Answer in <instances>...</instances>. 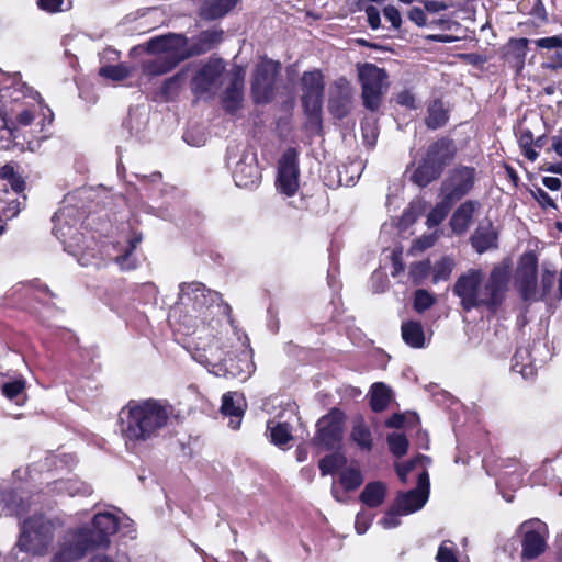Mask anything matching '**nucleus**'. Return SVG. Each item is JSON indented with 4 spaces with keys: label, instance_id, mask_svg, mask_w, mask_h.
Instances as JSON below:
<instances>
[{
    "label": "nucleus",
    "instance_id": "nucleus-43",
    "mask_svg": "<svg viewBox=\"0 0 562 562\" xmlns=\"http://www.w3.org/2000/svg\"><path fill=\"white\" fill-rule=\"evenodd\" d=\"M346 463V459L342 454L339 453H333L329 456L324 457L319 461V470L321 474L323 476L327 474H333L335 471H337L339 468H341Z\"/></svg>",
    "mask_w": 562,
    "mask_h": 562
},
{
    "label": "nucleus",
    "instance_id": "nucleus-32",
    "mask_svg": "<svg viewBox=\"0 0 562 562\" xmlns=\"http://www.w3.org/2000/svg\"><path fill=\"white\" fill-rule=\"evenodd\" d=\"M386 495V485L380 481L368 483L360 494V501L369 507L380 506Z\"/></svg>",
    "mask_w": 562,
    "mask_h": 562
},
{
    "label": "nucleus",
    "instance_id": "nucleus-55",
    "mask_svg": "<svg viewBox=\"0 0 562 562\" xmlns=\"http://www.w3.org/2000/svg\"><path fill=\"white\" fill-rule=\"evenodd\" d=\"M543 69L559 70L562 68V53L555 52L551 56H547L546 60L541 64Z\"/></svg>",
    "mask_w": 562,
    "mask_h": 562
},
{
    "label": "nucleus",
    "instance_id": "nucleus-57",
    "mask_svg": "<svg viewBox=\"0 0 562 562\" xmlns=\"http://www.w3.org/2000/svg\"><path fill=\"white\" fill-rule=\"evenodd\" d=\"M438 562H458L452 549L443 542L438 550L437 557Z\"/></svg>",
    "mask_w": 562,
    "mask_h": 562
},
{
    "label": "nucleus",
    "instance_id": "nucleus-19",
    "mask_svg": "<svg viewBox=\"0 0 562 562\" xmlns=\"http://www.w3.org/2000/svg\"><path fill=\"white\" fill-rule=\"evenodd\" d=\"M429 497V476L425 469L417 475V486L397 494L395 503L401 514L409 515L424 507Z\"/></svg>",
    "mask_w": 562,
    "mask_h": 562
},
{
    "label": "nucleus",
    "instance_id": "nucleus-39",
    "mask_svg": "<svg viewBox=\"0 0 562 562\" xmlns=\"http://www.w3.org/2000/svg\"><path fill=\"white\" fill-rule=\"evenodd\" d=\"M222 30H209L199 34L195 43L198 53H205L212 49L216 44L222 41Z\"/></svg>",
    "mask_w": 562,
    "mask_h": 562
},
{
    "label": "nucleus",
    "instance_id": "nucleus-6",
    "mask_svg": "<svg viewBox=\"0 0 562 562\" xmlns=\"http://www.w3.org/2000/svg\"><path fill=\"white\" fill-rule=\"evenodd\" d=\"M71 201L72 198L67 196L64 201V205L55 213L53 217V232L64 244L65 249L78 258V262L81 266H89L92 262L83 250L82 243L85 241V237L78 228L81 213Z\"/></svg>",
    "mask_w": 562,
    "mask_h": 562
},
{
    "label": "nucleus",
    "instance_id": "nucleus-31",
    "mask_svg": "<svg viewBox=\"0 0 562 562\" xmlns=\"http://www.w3.org/2000/svg\"><path fill=\"white\" fill-rule=\"evenodd\" d=\"M267 431L269 432L271 442L278 447H283L293 439L292 427L289 422L270 419L267 423Z\"/></svg>",
    "mask_w": 562,
    "mask_h": 562
},
{
    "label": "nucleus",
    "instance_id": "nucleus-40",
    "mask_svg": "<svg viewBox=\"0 0 562 562\" xmlns=\"http://www.w3.org/2000/svg\"><path fill=\"white\" fill-rule=\"evenodd\" d=\"M452 205L445 198H441V201L428 214L427 226L429 228L438 226L446 218Z\"/></svg>",
    "mask_w": 562,
    "mask_h": 562
},
{
    "label": "nucleus",
    "instance_id": "nucleus-41",
    "mask_svg": "<svg viewBox=\"0 0 562 562\" xmlns=\"http://www.w3.org/2000/svg\"><path fill=\"white\" fill-rule=\"evenodd\" d=\"M454 268L453 259L443 257L432 267V282L438 283L450 278Z\"/></svg>",
    "mask_w": 562,
    "mask_h": 562
},
{
    "label": "nucleus",
    "instance_id": "nucleus-24",
    "mask_svg": "<svg viewBox=\"0 0 562 562\" xmlns=\"http://www.w3.org/2000/svg\"><path fill=\"white\" fill-rule=\"evenodd\" d=\"M341 431L342 415L339 412H331L318 420L314 442L331 449L340 440Z\"/></svg>",
    "mask_w": 562,
    "mask_h": 562
},
{
    "label": "nucleus",
    "instance_id": "nucleus-61",
    "mask_svg": "<svg viewBox=\"0 0 562 562\" xmlns=\"http://www.w3.org/2000/svg\"><path fill=\"white\" fill-rule=\"evenodd\" d=\"M64 0H37L38 7L49 13H55L61 10Z\"/></svg>",
    "mask_w": 562,
    "mask_h": 562
},
{
    "label": "nucleus",
    "instance_id": "nucleus-33",
    "mask_svg": "<svg viewBox=\"0 0 562 562\" xmlns=\"http://www.w3.org/2000/svg\"><path fill=\"white\" fill-rule=\"evenodd\" d=\"M243 76L237 74L231 86L226 89L223 98L227 111L235 112L243 100Z\"/></svg>",
    "mask_w": 562,
    "mask_h": 562
},
{
    "label": "nucleus",
    "instance_id": "nucleus-16",
    "mask_svg": "<svg viewBox=\"0 0 562 562\" xmlns=\"http://www.w3.org/2000/svg\"><path fill=\"white\" fill-rule=\"evenodd\" d=\"M475 170L470 167H459L451 170L441 184V198L454 204L472 189Z\"/></svg>",
    "mask_w": 562,
    "mask_h": 562
},
{
    "label": "nucleus",
    "instance_id": "nucleus-52",
    "mask_svg": "<svg viewBox=\"0 0 562 562\" xmlns=\"http://www.w3.org/2000/svg\"><path fill=\"white\" fill-rule=\"evenodd\" d=\"M526 357H528V350L522 348L518 349L514 355L513 369L524 376L531 373V369L527 364L522 363Z\"/></svg>",
    "mask_w": 562,
    "mask_h": 562
},
{
    "label": "nucleus",
    "instance_id": "nucleus-3",
    "mask_svg": "<svg viewBox=\"0 0 562 562\" xmlns=\"http://www.w3.org/2000/svg\"><path fill=\"white\" fill-rule=\"evenodd\" d=\"M509 278L506 262L495 265L488 276L480 268H470L459 276L452 291L464 311L483 308L495 313L505 300Z\"/></svg>",
    "mask_w": 562,
    "mask_h": 562
},
{
    "label": "nucleus",
    "instance_id": "nucleus-15",
    "mask_svg": "<svg viewBox=\"0 0 562 562\" xmlns=\"http://www.w3.org/2000/svg\"><path fill=\"white\" fill-rule=\"evenodd\" d=\"M302 102L305 113L313 123L319 124V112L324 91L322 74L318 70L305 72L302 77Z\"/></svg>",
    "mask_w": 562,
    "mask_h": 562
},
{
    "label": "nucleus",
    "instance_id": "nucleus-35",
    "mask_svg": "<svg viewBox=\"0 0 562 562\" xmlns=\"http://www.w3.org/2000/svg\"><path fill=\"white\" fill-rule=\"evenodd\" d=\"M370 396V405L372 411L382 412L390 404L392 392L386 384L382 382H376L371 386Z\"/></svg>",
    "mask_w": 562,
    "mask_h": 562
},
{
    "label": "nucleus",
    "instance_id": "nucleus-14",
    "mask_svg": "<svg viewBox=\"0 0 562 562\" xmlns=\"http://www.w3.org/2000/svg\"><path fill=\"white\" fill-rule=\"evenodd\" d=\"M538 260L533 254H525L518 265L515 284L525 301H539L542 299L537 288Z\"/></svg>",
    "mask_w": 562,
    "mask_h": 562
},
{
    "label": "nucleus",
    "instance_id": "nucleus-11",
    "mask_svg": "<svg viewBox=\"0 0 562 562\" xmlns=\"http://www.w3.org/2000/svg\"><path fill=\"white\" fill-rule=\"evenodd\" d=\"M0 212L7 220L15 217L21 210L19 194L24 190V180L11 165L0 169Z\"/></svg>",
    "mask_w": 562,
    "mask_h": 562
},
{
    "label": "nucleus",
    "instance_id": "nucleus-62",
    "mask_svg": "<svg viewBox=\"0 0 562 562\" xmlns=\"http://www.w3.org/2000/svg\"><path fill=\"white\" fill-rule=\"evenodd\" d=\"M396 102L398 104L404 105V106L409 108V109L416 108V105H415V97L408 90H404V91L400 92L396 95Z\"/></svg>",
    "mask_w": 562,
    "mask_h": 562
},
{
    "label": "nucleus",
    "instance_id": "nucleus-59",
    "mask_svg": "<svg viewBox=\"0 0 562 562\" xmlns=\"http://www.w3.org/2000/svg\"><path fill=\"white\" fill-rule=\"evenodd\" d=\"M408 19L417 26H425L427 23V15L423 9L414 7L408 12Z\"/></svg>",
    "mask_w": 562,
    "mask_h": 562
},
{
    "label": "nucleus",
    "instance_id": "nucleus-26",
    "mask_svg": "<svg viewBox=\"0 0 562 562\" xmlns=\"http://www.w3.org/2000/svg\"><path fill=\"white\" fill-rule=\"evenodd\" d=\"M480 204L475 201H467L462 203L452 214L450 226L456 234H464L472 222L473 215Z\"/></svg>",
    "mask_w": 562,
    "mask_h": 562
},
{
    "label": "nucleus",
    "instance_id": "nucleus-23",
    "mask_svg": "<svg viewBox=\"0 0 562 562\" xmlns=\"http://www.w3.org/2000/svg\"><path fill=\"white\" fill-rule=\"evenodd\" d=\"M119 525V518L110 512L95 514L92 520V530L83 527L88 535L89 544L91 547L106 544L109 537L117 531Z\"/></svg>",
    "mask_w": 562,
    "mask_h": 562
},
{
    "label": "nucleus",
    "instance_id": "nucleus-21",
    "mask_svg": "<svg viewBox=\"0 0 562 562\" xmlns=\"http://www.w3.org/2000/svg\"><path fill=\"white\" fill-rule=\"evenodd\" d=\"M524 532L521 557L532 560L544 552L547 526L540 520H528L520 525Z\"/></svg>",
    "mask_w": 562,
    "mask_h": 562
},
{
    "label": "nucleus",
    "instance_id": "nucleus-13",
    "mask_svg": "<svg viewBox=\"0 0 562 562\" xmlns=\"http://www.w3.org/2000/svg\"><path fill=\"white\" fill-rule=\"evenodd\" d=\"M276 187L286 196H293L299 190L300 168L297 151L294 148L285 150L278 162Z\"/></svg>",
    "mask_w": 562,
    "mask_h": 562
},
{
    "label": "nucleus",
    "instance_id": "nucleus-36",
    "mask_svg": "<svg viewBox=\"0 0 562 562\" xmlns=\"http://www.w3.org/2000/svg\"><path fill=\"white\" fill-rule=\"evenodd\" d=\"M350 437L361 450L370 451L372 449L371 430L363 419L359 418L355 422Z\"/></svg>",
    "mask_w": 562,
    "mask_h": 562
},
{
    "label": "nucleus",
    "instance_id": "nucleus-53",
    "mask_svg": "<svg viewBox=\"0 0 562 562\" xmlns=\"http://www.w3.org/2000/svg\"><path fill=\"white\" fill-rule=\"evenodd\" d=\"M535 44L543 49H555L562 48V34L553 35L549 37H542L535 41Z\"/></svg>",
    "mask_w": 562,
    "mask_h": 562
},
{
    "label": "nucleus",
    "instance_id": "nucleus-25",
    "mask_svg": "<svg viewBox=\"0 0 562 562\" xmlns=\"http://www.w3.org/2000/svg\"><path fill=\"white\" fill-rule=\"evenodd\" d=\"M246 403L241 394L237 392L225 393L222 397L221 412L225 416H229V427L237 429L240 426L244 416Z\"/></svg>",
    "mask_w": 562,
    "mask_h": 562
},
{
    "label": "nucleus",
    "instance_id": "nucleus-42",
    "mask_svg": "<svg viewBox=\"0 0 562 562\" xmlns=\"http://www.w3.org/2000/svg\"><path fill=\"white\" fill-rule=\"evenodd\" d=\"M100 76L113 81H122L132 74V68L125 64L110 65L100 68Z\"/></svg>",
    "mask_w": 562,
    "mask_h": 562
},
{
    "label": "nucleus",
    "instance_id": "nucleus-12",
    "mask_svg": "<svg viewBox=\"0 0 562 562\" xmlns=\"http://www.w3.org/2000/svg\"><path fill=\"white\" fill-rule=\"evenodd\" d=\"M224 344L218 338H212L211 340L199 338L196 347L192 352V358L200 364L207 368V370L217 375L224 374L227 369L224 367V360L228 356H232L233 350H225Z\"/></svg>",
    "mask_w": 562,
    "mask_h": 562
},
{
    "label": "nucleus",
    "instance_id": "nucleus-46",
    "mask_svg": "<svg viewBox=\"0 0 562 562\" xmlns=\"http://www.w3.org/2000/svg\"><path fill=\"white\" fill-rule=\"evenodd\" d=\"M429 463V459L428 457L426 456H418L416 458H414L413 460L404 463V464H400V463H396L395 464V469H396V473L400 477V480L405 483L406 480H407V474L409 472H412L413 470H415L417 468V465H425Z\"/></svg>",
    "mask_w": 562,
    "mask_h": 562
},
{
    "label": "nucleus",
    "instance_id": "nucleus-51",
    "mask_svg": "<svg viewBox=\"0 0 562 562\" xmlns=\"http://www.w3.org/2000/svg\"><path fill=\"white\" fill-rule=\"evenodd\" d=\"M401 512L396 508V503L385 513L384 517L380 520V525L385 529H392L401 524Z\"/></svg>",
    "mask_w": 562,
    "mask_h": 562
},
{
    "label": "nucleus",
    "instance_id": "nucleus-18",
    "mask_svg": "<svg viewBox=\"0 0 562 562\" xmlns=\"http://www.w3.org/2000/svg\"><path fill=\"white\" fill-rule=\"evenodd\" d=\"M91 548L85 528L67 531L60 539L52 562H74Z\"/></svg>",
    "mask_w": 562,
    "mask_h": 562
},
{
    "label": "nucleus",
    "instance_id": "nucleus-45",
    "mask_svg": "<svg viewBox=\"0 0 562 562\" xmlns=\"http://www.w3.org/2000/svg\"><path fill=\"white\" fill-rule=\"evenodd\" d=\"M387 445L390 451L395 457H402L407 452L408 440L405 435L400 432H393L387 436Z\"/></svg>",
    "mask_w": 562,
    "mask_h": 562
},
{
    "label": "nucleus",
    "instance_id": "nucleus-58",
    "mask_svg": "<svg viewBox=\"0 0 562 562\" xmlns=\"http://www.w3.org/2000/svg\"><path fill=\"white\" fill-rule=\"evenodd\" d=\"M366 14L370 27L372 30H378L381 26V18L379 10L373 5H369L366 9Z\"/></svg>",
    "mask_w": 562,
    "mask_h": 562
},
{
    "label": "nucleus",
    "instance_id": "nucleus-1",
    "mask_svg": "<svg viewBox=\"0 0 562 562\" xmlns=\"http://www.w3.org/2000/svg\"><path fill=\"white\" fill-rule=\"evenodd\" d=\"M24 85L0 91V149L18 147L36 151L47 138L45 120L35 114V105L22 102Z\"/></svg>",
    "mask_w": 562,
    "mask_h": 562
},
{
    "label": "nucleus",
    "instance_id": "nucleus-29",
    "mask_svg": "<svg viewBox=\"0 0 562 562\" xmlns=\"http://www.w3.org/2000/svg\"><path fill=\"white\" fill-rule=\"evenodd\" d=\"M449 120V111L441 100H434L428 104L425 124L430 130H437L446 125Z\"/></svg>",
    "mask_w": 562,
    "mask_h": 562
},
{
    "label": "nucleus",
    "instance_id": "nucleus-17",
    "mask_svg": "<svg viewBox=\"0 0 562 562\" xmlns=\"http://www.w3.org/2000/svg\"><path fill=\"white\" fill-rule=\"evenodd\" d=\"M280 66V63L271 59H262L257 64L251 85L256 102H268L271 99Z\"/></svg>",
    "mask_w": 562,
    "mask_h": 562
},
{
    "label": "nucleus",
    "instance_id": "nucleus-20",
    "mask_svg": "<svg viewBox=\"0 0 562 562\" xmlns=\"http://www.w3.org/2000/svg\"><path fill=\"white\" fill-rule=\"evenodd\" d=\"M233 179L237 187L255 189L261 180V172L258 167L257 155L252 149H245L233 170Z\"/></svg>",
    "mask_w": 562,
    "mask_h": 562
},
{
    "label": "nucleus",
    "instance_id": "nucleus-2",
    "mask_svg": "<svg viewBox=\"0 0 562 562\" xmlns=\"http://www.w3.org/2000/svg\"><path fill=\"white\" fill-rule=\"evenodd\" d=\"M175 416L166 400H132L119 413L120 432L130 451L158 438Z\"/></svg>",
    "mask_w": 562,
    "mask_h": 562
},
{
    "label": "nucleus",
    "instance_id": "nucleus-63",
    "mask_svg": "<svg viewBox=\"0 0 562 562\" xmlns=\"http://www.w3.org/2000/svg\"><path fill=\"white\" fill-rule=\"evenodd\" d=\"M371 524V518L367 517L364 514L359 513L356 517L355 528L359 535L364 533Z\"/></svg>",
    "mask_w": 562,
    "mask_h": 562
},
{
    "label": "nucleus",
    "instance_id": "nucleus-38",
    "mask_svg": "<svg viewBox=\"0 0 562 562\" xmlns=\"http://www.w3.org/2000/svg\"><path fill=\"white\" fill-rule=\"evenodd\" d=\"M140 235L134 236L131 240H128V245L124 254L115 257V262L122 270H132L136 268V258L133 256V251L140 243Z\"/></svg>",
    "mask_w": 562,
    "mask_h": 562
},
{
    "label": "nucleus",
    "instance_id": "nucleus-27",
    "mask_svg": "<svg viewBox=\"0 0 562 562\" xmlns=\"http://www.w3.org/2000/svg\"><path fill=\"white\" fill-rule=\"evenodd\" d=\"M528 44V38H514L510 40L506 46V59L518 71L524 68Z\"/></svg>",
    "mask_w": 562,
    "mask_h": 562
},
{
    "label": "nucleus",
    "instance_id": "nucleus-5",
    "mask_svg": "<svg viewBox=\"0 0 562 562\" xmlns=\"http://www.w3.org/2000/svg\"><path fill=\"white\" fill-rule=\"evenodd\" d=\"M151 60L143 63V71L149 76H160L170 71L181 60L189 57L188 41L181 34H166L149 40L145 46Z\"/></svg>",
    "mask_w": 562,
    "mask_h": 562
},
{
    "label": "nucleus",
    "instance_id": "nucleus-37",
    "mask_svg": "<svg viewBox=\"0 0 562 562\" xmlns=\"http://www.w3.org/2000/svg\"><path fill=\"white\" fill-rule=\"evenodd\" d=\"M25 380L20 378L13 381H8L2 384L1 391L2 394L11 400L15 401L18 405H21L24 403L26 395H25Z\"/></svg>",
    "mask_w": 562,
    "mask_h": 562
},
{
    "label": "nucleus",
    "instance_id": "nucleus-8",
    "mask_svg": "<svg viewBox=\"0 0 562 562\" xmlns=\"http://www.w3.org/2000/svg\"><path fill=\"white\" fill-rule=\"evenodd\" d=\"M456 155L454 143L448 138H440L432 143L414 171L412 179L419 187H426L437 179Z\"/></svg>",
    "mask_w": 562,
    "mask_h": 562
},
{
    "label": "nucleus",
    "instance_id": "nucleus-34",
    "mask_svg": "<svg viewBox=\"0 0 562 562\" xmlns=\"http://www.w3.org/2000/svg\"><path fill=\"white\" fill-rule=\"evenodd\" d=\"M236 1L237 0H205L201 15L209 20L222 18L235 7Z\"/></svg>",
    "mask_w": 562,
    "mask_h": 562
},
{
    "label": "nucleus",
    "instance_id": "nucleus-48",
    "mask_svg": "<svg viewBox=\"0 0 562 562\" xmlns=\"http://www.w3.org/2000/svg\"><path fill=\"white\" fill-rule=\"evenodd\" d=\"M55 487L59 492L68 493L69 495L74 496L76 494H88L89 493V486H87L85 483L80 481H58L55 483Z\"/></svg>",
    "mask_w": 562,
    "mask_h": 562
},
{
    "label": "nucleus",
    "instance_id": "nucleus-60",
    "mask_svg": "<svg viewBox=\"0 0 562 562\" xmlns=\"http://www.w3.org/2000/svg\"><path fill=\"white\" fill-rule=\"evenodd\" d=\"M554 282V272L550 270H543L542 277H541V291L540 294L542 295V299L544 295L550 291Z\"/></svg>",
    "mask_w": 562,
    "mask_h": 562
},
{
    "label": "nucleus",
    "instance_id": "nucleus-9",
    "mask_svg": "<svg viewBox=\"0 0 562 562\" xmlns=\"http://www.w3.org/2000/svg\"><path fill=\"white\" fill-rule=\"evenodd\" d=\"M358 78L364 106L372 112L376 111L389 88L387 74L378 66L366 63L358 66Z\"/></svg>",
    "mask_w": 562,
    "mask_h": 562
},
{
    "label": "nucleus",
    "instance_id": "nucleus-10",
    "mask_svg": "<svg viewBox=\"0 0 562 562\" xmlns=\"http://www.w3.org/2000/svg\"><path fill=\"white\" fill-rule=\"evenodd\" d=\"M234 336L237 341L236 346H231L234 358L228 356L224 360V367L227 371L224 374L216 376L237 378L241 381L247 380L255 371V364L251 360L252 351L249 348V340L246 335H241L239 330L233 325Z\"/></svg>",
    "mask_w": 562,
    "mask_h": 562
},
{
    "label": "nucleus",
    "instance_id": "nucleus-30",
    "mask_svg": "<svg viewBox=\"0 0 562 562\" xmlns=\"http://www.w3.org/2000/svg\"><path fill=\"white\" fill-rule=\"evenodd\" d=\"M402 338L412 348L425 347V333L419 322L407 321L402 324Z\"/></svg>",
    "mask_w": 562,
    "mask_h": 562
},
{
    "label": "nucleus",
    "instance_id": "nucleus-4",
    "mask_svg": "<svg viewBox=\"0 0 562 562\" xmlns=\"http://www.w3.org/2000/svg\"><path fill=\"white\" fill-rule=\"evenodd\" d=\"M179 308L183 307L188 323L192 325H209L214 328V324H220L226 319L231 326L234 321L231 316L232 308L224 303L218 292L206 289L202 283L192 282L182 284L179 292Z\"/></svg>",
    "mask_w": 562,
    "mask_h": 562
},
{
    "label": "nucleus",
    "instance_id": "nucleus-22",
    "mask_svg": "<svg viewBox=\"0 0 562 562\" xmlns=\"http://www.w3.org/2000/svg\"><path fill=\"white\" fill-rule=\"evenodd\" d=\"M225 69L222 59L211 58L203 65L192 79V91L204 94L215 91L220 86V78Z\"/></svg>",
    "mask_w": 562,
    "mask_h": 562
},
{
    "label": "nucleus",
    "instance_id": "nucleus-49",
    "mask_svg": "<svg viewBox=\"0 0 562 562\" xmlns=\"http://www.w3.org/2000/svg\"><path fill=\"white\" fill-rule=\"evenodd\" d=\"M362 136L370 146L374 145L378 137L376 120L373 116L366 117L361 123Z\"/></svg>",
    "mask_w": 562,
    "mask_h": 562
},
{
    "label": "nucleus",
    "instance_id": "nucleus-54",
    "mask_svg": "<svg viewBox=\"0 0 562 562\" xmlns=\"http://www.w3.org/2000/svg\"><path fill=\"white\" fill-rule=\"evenodd\" d=\"M383 15L391 23L393 29L398 30L401 27L402 15L397 8L391 4L384 7Z\"/></svg>",
    "mask_w": 562,
    "mask_h": 562
},
{
    "label": "nucleus",
    "instance_id": "nucleus-7",
    "mask_svg": "<svg viewBox=\"0 0 562 562\" xmlns=\"http://www.w3.org/2000/svg\"><path fill=\"white\" fill-rule=\"evenodd\" d=\"M55 530L53 520L41 514L34 515L22 522L16 546L33 555H44L54 540Z\"/></svg>",
    "mask_w": 562,
    "mask_h": 562
},
{
    "label": "nucleus",
    "instance_id": "nucleus-28",
    "mask_svg": "<svg viewBox=\"0 0 562 562\" xmlns=\"http://www.w3.org/2000/svg\"><path fill=\"white\" fill-rule=\"evenodd\" d=\"M473 248L482 254L496 246V233L491 223L480 225L471 237Z\"/></svg>",
    "mask_w": 562,
    "mask_h": 562
},
{
    "label": "nucleus",
    "instance_id": "nucleus-47",
    "mask_svg": "<svg viewBox=\"0 0 562 562\" xmlns=\"http://www.w3.org/2000/svg\"><path fill=\"white\" fill-rule=\"evenodd\" d=\"M435 296L427 290L419 289L414 294V310L423 313L435 304Z\"/></svg>",
    "mask_w": 562,
    "mask_h": 562
},
{
    "label": "nucleus",
    "instance_id": "nucleus-44",
    "mask_svg": "<svg viewBox=\"0 0 562 562\" xmlns=\"http://www.w3.org/2000/svg\"><path fill=\"white\" fill-rule=\"evenodd\" d=\"M362 474L358 469L349 468L340 473V483L346 491H353L362 483Z\"/></svg>",
    "mask_w": 562,
    "mask_h": 562
},
{
    "label": "nucleus",
    "instance_id": "nucleus-56",
    "mask_svg": "<svg viewBox=\"0 0 562 562\" xmlns=\"http://www.w3.org/2000/svg\"><path fill=\"white\" fill-rule=\"evenodd\" d=\"M532 195L542 207H555L553 199L543 189L537 188Z\"/></svg>",
    "mask_w": 562,
    "mask_h": 562
},
{
    "label": "nucleus",
    "instance_id": "nucleus-50",
    "mask_svg": "<svg viewBox=\"0 0 562 562\" xmlns=\"http://www.w3.org/2000/svg\"><path fill=\"white\" fill-rule=\"evenodd\" d=\"M430 269L431 266L429 261L415 262L411 266L409 277L412 278L414 283H422L424 279L428 276Z\"/></svg>",
    "mask_w": 562,
    "mask_h": 562
},
{
    "label": "nucleus",
    "instance_id": "nucleus-64",
    "mask_svg": "<svg viewBox=\"0 0 562 562\" xmlns=\"http://www.w3.org/2000/svg\"><path fill=\"white\" fill-rule=\"evenodd\" d=\"M436 241V237L434 235L424 236L419 239H417L413 246L416 250H425L429 247H431Z\"/></svg>",
    "mask_w": 562,
    "mask_h": 562
}]
</instances>
